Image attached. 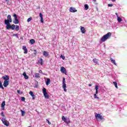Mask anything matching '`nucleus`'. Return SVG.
<instances>
[{
  "mask_svg": "<svg viewBox=\"0 0 127 127\" xmlns=\"http://www.w3.org/2000/svg\"><path fill=\"white\" fill-rule=\"evenodd\" d=\"M94 96L95 99H99V97H98V96H97V93L94 94Z\"/></svg>",
  "mask_w": 127,
  "mask_h": 127,
  "instance_id": "c9c22d12",
  "label": "nucleus"
},
{
  "mask_svg": "<svg viewBox=\"0 0 127 127\" xmlns=\"http://www.w3.org/2000/svg\"><path fill=\"white\" fill-rule=\"evenodd\" d=\"M23 50L24 51V54H27V53L28 52V50H27V48H26V46H23L22 47Z\"/></svg>",
  "mask_w": 127,
  "mask_h": 127,
  "instance_id": "9b49d317",
  "label": "nucleus"
},
{
  "mask_svg": "<svg viewBox=\"0 0 127 127\" xmlns=\"http://www.w3.org/2000/svg\"><path fill=\"white\" fill-rule=\"evenodd\" d=\"M29 95H30V96H31L33 98V100H34V99H35V98H36V96H35V95L33 94V92L32 91H30L29 92Z\"/></svg>",
  "mask_w": 127,
  "mask_h": 127,
  "instance_id": "4468645a",
  "label": "nucleus"
},
{
  "mask_svg": "<svg viewBox=\"0 0 127 127\" xmlns=\"http://www.w3.org/2000/svg\"><path fill=\"white\" fill-rule=\"evenodd\" d=\"M13 36H16V34H14Z\"/></svg>",
  "mask_w": 127,
  "mask_h": 127,
  "instance_id": "09e8293b",
  "label": "nucleus"
},
{
  "mask_svg": "<svg viewBox=\"0 0 127 127\" xmlns=\"http://www.w3.org/2000/svg\"><path fill=\"white\" fill-rule=\"evenodd\" d=\"M80 27H81V28H80L81 32L82 33H85L86 30H85V28H84V27H82V26H81Z\"/></svg>",
  "mask_w": 127,
  "mask_h": 127,
  "instance_id": "f3484780",
  "label": "nucleus"
},
{
  "mask_svg": "<svg viewBox=\"0 0 127 127\" xmlns=\"http://www.w3.org/2000/svg\"><path fill=\"white\" fill-rule=\"evenodd\" d=\"M110 60H111L112 63H113V64H114V65H116V66H117V63H116V61L113 60L112 58H111Z\"/></svg>",
  "mask_w": 127,
  "mask_h": 127,
  "instance_id": "aec40b11",
  "label": "nucleus"
},
{
  "mask_svg": "<svg viewBox=\"0 0 127 127\" xmlns=\"http://www.w3.org/2000/svg\"><path fill=\"white\" fill-rule=\"evenodd\" d=\"M21 39H22V38H21Z\"/></svg>",
  "mask_w": 127,
  "mask_h": 127,
  "instance_id": "8fccbe9b",
  "label": "nucleus"
},
{
  "mask_svg": "<svg viewBox=\"0 0 127 127\" xmlns=\"http://www.w3.org/2000/svg\"><path fill=\"white\" fill-rule=\"evenodd\" d=\"M10 22V21H9L8 20H7V19L5 20V24H6V25L9 24Z\"/></svg>",
  "mask_w": 127,
  "mask_h": 127,
  "instance_id": "cd10ccee",
  "label": "nucleus"
},
{
  "mask_svg": "<svg viewBox=\"0 0 127 127\" xmlns=\"http://www.w3.org/2000/svg\"><path fill=\"white\" fill-rule=\"evenodd\" d=\"M95 117L97 121H102V120H104V118L100 114L95 113Z\"/></svg>",
  "mask_w": 127,
  "mask_h": 127,
  "instance_id": "39448f33",
  "label": "nucleus"
},
{
  "mask_svg": "<svg viewBox=\"0 0 127 127\" xmlns=\"http://www.w3.org/2000/svg\"><path fill=\"white\" fill-rule=\"evenodd\" d=\"M38 64H41V65H43V60L42 59H40L39 61H38Z\"/></svg>",
  "mask_w": 127,
  "mask_h": 127,
  "instance_id": "a211bd4d",
  "label": "nucleus"
},
{
  "mask_svg": "<svg viewBox=\"0 0 127 127\" xmlns=\"http://www.w3.org/2000/svg\"><path fill=\"white\" fill-rule=\"evenodd\" d=\"M23 76H24L25 79H27L29 78L28 76L26 74V73L25 72H23Z\"/></svg>",
  "mask_w": 127,
  "mask_h": 127,
  "instance_id": "412c9836",
  "label": "nucleus"
},
{
  "mask_svg": "<svg viewBox=\"0 0 127 127\" xmlns=\"http://www.w3.org/2000/svg\"><path fill=\"white\" fill-rule=\"evenodd\" d=\"M2 124H4L6 127H9V122L6 120V118H3L1 120Z\"/></svg>",
  "mask_w": 127,
  "mask_h": 127,
  "instance_id": "20e7f679",
  "label": "nucleus"
},
{
  "mask_svg": "<svg viewBox=\"0 0 127 127\" xmlns=\"http://www.w3.org/2000/svg\"><path fill=\"white\" fill-rule=\"evenodd\" d=\"M88 86H89V87H92V84H88Z\"/></svg>",
  "mask_w": 127,
  "mask_h": 127,
  "instance_id": "c03bdc74",
  "label": "nucleus"
},
{
  "mask_svg": "<svg viewBox=\"0 0 127 127\" xmlns=\"http://www.w3.org/2000/svg\"><path fill=\"white\" fill-rule=\"evenodd\" d=\"M92 61L93 63H95V64H98V59H94Z\"/></svg>",
  "mask_w": 127,
  "mask_h": 127,
  "instance_id": "c756f323",
  "label": "nucleus"
},
{
  "mask_svg": "<svg viewBox=\"0 0 127 127\" xmlns=\"http://www.w3.org/2000/svg\"><path fill=\"white\" fill-rule=\"evenodd\" d=\"M17 92L18 94H20V90H18L17 91Z\"/></svg>",
  "mask_w": 127,
  "mask_h": 127,
  "instance_id": "79ce46f5",
  "label": "nucleus"
},
{
  "mask_svg": "<svg viewBox=\"0 0 127 127\" xmlns=\"http://www.w3.org/2000/svg\"><path fill=\"white\" fill-rule=\"evenodd\" d=\"M39 16L41 18V22L42 23H43V22H44V21L43 20V15L42 14V13H40Z\"/></svg>",
  "mask_w": 127,
  "mask_h": 127,
  "instance_id": "ddd939ff",
  "label": "nucleus"
},
{
  "mask_svg": "<svg viewBox=\"0 0 127 127\" xmlns=\"http://www.w3.org/2000/svg\"><path fill=\"white\" fill-rule=\"evenodd\" d=\"M108 6L109 7H112L113 6V4L111 3V4H108Z\"/></svg>",
  "mask_w": 127,
  "mask_h": 127,
  "instance_id": "a19ab883",
  "label": "nucleus"
},
{
  "mask_svg": "<svg viewBox=\"0 0 127 127\" xmlns=\"http://www.w3.org/2000/svg\"><path fill=\"white\" fill-rule=\"evenodd\" d=\"M42 91L45 99H49V95L47 93V91H46V88H43Z\"/></svg>",
  "mask_w": 127,
  "mask_h": 127,
  "instance_id": "423d86ee",
  "label": "nucleus"
},
{
  "mask_svg": "<svg viewBox=\"0 0 127 127\" xmlns=\"http://www.w3.org/2000/svg\"><path fill=\"white\" fill-rule=\"evenodd\" d=\"M69 11H70V12H77V9L73 7H70L69 8Z\"/></svg>",
  "mask_w": 127,
  "mask_h": 127,
  "instance_id": "f8f14e48",
  "label": "nucleus"
},
{
  "mask_svg": "<svg viewBox=\"0 0 127 127\" xmlns=\"http://www.w3.org/2000/svg\"><path fill=\"white\" fill-rule=\"evenodd\" d=\"M61 58H62L63 60H65V56H61Z\"/></svg>",
  "mask_w": 127,
  "mask_h": 127,
  "instance_id": "e433bc0d",
  "label": "nucleus"
},
{
  "mask_svg": "<svg viewBox=\"0 0 127 127\" xmlns=\"http://www.w3.org/2000/svg\"><path fill=\"white\" fill-rule=\"evenodd\" d=\"M37 53V52L36 51V50H34V54H35V55H36Z\"/></svg>",
  "mask_w": 127,
  "mask_h": 127,
  "instance_id": "ea45409f",
  "label": "nucleus"
},
{
  "mask_svg": "<svg viewBox=\"0 0 127 127\" xmlns=\"http://www.w3.org/2000/svg\"><path fill=\"white\" fill-rule=\"evenodd\" d=\"M0 88L1 89H2V90H3L4 89L3 86H2V83H1V81H0Z\"/></svg>",
  "mask_w": 127,
  "mask_h": 127,
  "instance_id": "2f4dec72",
  "label": "nucleus"
},
{
  "mask_svg": "<svg viewBox=\"0 0 127 127\" xmlns=\"http://www.w3.org/2000/svg\"><path fill=\"white\" fill-rule=\"evenodd\" d=\"M39 73H42V70H41V69H40L39 70Z\"/></svg>",
  "mask_w": 127,
  "mask_h": 127,
  "instance_id": "37998d69",
  "label": "nucleus"
},
{
  "mask_svg": "<svg viewBox=\"0 0 127 127\" xmlns=\"http://www.w3.org/2000/svg\"><path fill=\"white\" fill-rule=\"evenodd\" d=\"M5 1L7 2V4L10 5V4H11V2L9 0H5Z\"/></svg>",
  "mask_w": 127,
  "mask_h": 127,
  "instance_id": "7c9ffc66",
  "label": "nucleus"
},
{
  "mask_svg": "<svg viewBox=\"0 0 127 127\" xmlns=\"http://www.w3.org/2000/svg\"><path fill=\"white\" fill-rule=\"evenodd\" d=\"M2 79H3V80H4L3 84L4 87H7V86H8V83L9 81V77H8V75H4L2 77Z\"/></svg>",
  "mask_w": 127,
  "mask_h": 127,
  "instance_id": "7ed1b4c3",
  "label": "nucleus"
},
{
  "mask_svg": "<svg viewBox=\"0 0 127 127\" xmlns=\"http://www.w3.org/2000/svg\"><path fill=\"white\" fill-rule=\"evenodd\" d=\"M46 121L48 122V124H49V125H51V122H49V120H46Z\"/></svg>",
  "mask_w": 127,
  "mask_h": 127,
  "instance_id": "58836bf2",
  "label": "nucleus"
},
{
  "mask_svg": "<svg viewBox=\"0 0 127 127\" xmlns=\"http://www.w3.org/2000/svg\"><path fill=\"white\" fill-rule=\"evenodd\" d=\"M61 71L62 72V73L65 74V75H67V71H66V68H65V67H64V66H62L61 67Z\"/></svg>",
  "mask_w": 127,
  "mask_h": 127,
  "instance_id": "9d476101",
  "label": "nucleus"
},
{
  "mask_svg": "<svg viewBox=\"0 0 127 127\" xmlns=\"http://www.w3.org/2000/svg\"><path fill=\"white\" fill-rule=\"evenodd\" d=\"M50 78H47V81L46 82V84L47 86H48V85H49V84H50Z\"/></svg>",
  "mask_w": 127,
  "mask_h": 127,
  "instance_id": "6ab92c4d",
  "label": "nucleus"
},
{
  "mask_svg": "<svg viewBox=\"0 0 127 127\" xmlns=\"http://www.w3.org/2000/svg\"><path fill=\"white\" fill-rule=\"evenodd\" d=\"M95 89L96 90V94H98V90H99V86L96 85Z\"/></svg>",
  "mask_w": 127,
  "mask_h": 127,
  "instance_id": "a878e982",
  "label": "nucleus"
},
{
  "mask_svg": "<svg viewBox=\"0 0 127 127\" xmlns=\"http://www.w3.org/2000/svg\"><path fill=\"white\" fill-rule=\"evenodd\" d=\"M43 56H45V57H47V56H49V54L48 52L46 51H44L43 53Z\"/></svg>",
  "mask_w": 127,
  "mask_h": 127,
  "instance_id": "dca6fc26",
  "label": "nucleus"
},
{
  "mask_svg": "<svg viewBox=\"0 0 127 127\" xmlns=\"http://www.w3.org/2000/svg\"><path fill=\"white\" fill-rule=\"evenodd\" d=\"M30 43H31V44H34V43H35V40H34V39H31L30 40Z\"/></svg>",
  "mask_w": 127,
  "mask_h": 127,
  "instance_id": "c85d7f7f",
  "label": "nucleus"
},
{
  "mask_svg": "<svg viewBox=\"0 0 127 127\" xmlns=\"http://www.w3.org/2000/svg\"><path fill=\"white\" fill-rule=\"evenodd\" d=\"M112 0V1H113V2L116 1V0Z\"/></svg>",
  "mask_w": 127,
  "mask_h": 127,
  "instance_id": "49530a36",
  "label": "nucleus"
},
{
  "mask_svg": "<svg viewBox=\"0 0 127 127\" xmlns=\"http://www.w3.org/2000/svg\"><path fill=\"white\" fill-rule=\"evenodd\" d=\"M84 9L85 10H88L89 9V5L87 4L84 5Z\"/></svg>",
  "mask_w": 127,
  "mask_h": 127,
  "instance_id": "5701e85b",
  "label": "nucleus"
},
{
  "mask_svg": "<svg viewBox=\"0 0 127 127\" xmlns=\"http://www.w3.org/2000/svg\"><path fill=\"white\" fill-rule=\"evenodd\" d=\"M63 88H64V92H67V90L66 89L67 86H66V83H65V77H63Z\"/></svg>",
  "mask_w": 127,
  "mask_h": 127,
  "instance_id": "0eeeda50",
  "label": "nucleus"
},
{
  "mask_svg": "<svg viewBox=\"0 0 127 127\" xmlns=\"http://www.w3.org/2000/svg\"><path fill=\"white\" fill-rule=\"evenodd\" d=\"M21 39H22V38H21Z\"/></svg>",
  "mask_w": 127,
  "mask_h": 127,
  "instance_id": "3c124183",
  "label": "nucleus"
},
{
  "mask_svg": "<svg viewBox=\"0 0 127 127\" xmlns=\"http://www.w3.org/2000/svg\"><path fill=\"white\" fill-rule=\"evenodd\" d=\"M21 115L22 116H24V115H25V112H24V111L21 110Z\"/></svg>",
  "mask_w": 127,
  "mask_h": 127,
  "instance_id": "72a5a7b5",
  "label": "nucleus"
},
{
  "mask_svg": "<svg viewBox=\"0 0 127 127\" xmlns=\"http://www.w3.org/2000/svg\"><path fill=\"white\" fill-rule=\"evenodd\" d=\"M1 115L2 116V117H3V118H5V116L4 115V114H3V112H1Z\"/></svg>",
  "mask_w": 127,
  "mask_h": 127,
  "instance_id": "4c0bfd02",
  "label": "nucleus"
},
{
  "mask_svg": "<svg viewBox=\"0 0 127 127\" xmlns=\"http://www.w3.org/2000/svg\"><path fill=\"white\" fill-rule=\"evenodd\" d=\"M113 83L114 86H115V88H116V89H118L119 87H118V83H117L116 81H114Z\"/></svg>",
  "mask_w": 127,
  "mask_h": 127,
  "instance_id": "393cba45",
  "label": "nucleus"
},
{
  "mask_svg": "<svg viewBox=\"0 0 127 127\" xmlns=\"http://www.w3.org/2000/svg\"><path fill=\"white\" fill-rule=\"evenodd\" d=\"M93 1H94V2H96V0H93Z\"/></svg>",
  "mask_w": 127,
  "mask_h": 127,
  "instance_id": "de8ad7c7",
  "label": "nucleus"
},
{
  "mask_svg": "<svg viewBox=\"0 0 127 127\" xmlns=\"http://www.w3.org/2000/svg\"><path fill=\"white\" fill-rule=\"evenodd\" d=\"M35 78H40V74L38 73H36L35 74Z\"/></svg>",
  "mask_w": 127,
  "mask_h": 127,
  "instance_id": "b1692460",
  "label": "nucleus"
},
{
  "mask_svg": "<svg viewBox=\"0 0 127 127\" xmlns=\"http://www.w3.org/2000/svg\"><path fill=\"white\" fill-rule=\"evenodd\" d=\"M32 20V17H30L27 19V22H30V21H31Z\"/></svg>",
  "mask_w": 127,
  "mask_h": 127,
  "instance_id": "473e14b6",
  "label": "nucleus"
},
{
  "mask_svg": "<svg viewBox=\"0 0 127 127\" xmlns=\"http://www.w3.org/2000/svg\"><path fill=\"white\" fill-rule=\"evenodd\" d=\"M62 120L64 121L66 124H70V123H71V121H70V120L66 119L64 116H62Z\"/></svg>",
  "mask_w": 127,
  "mask_h": 127,
  "instance_id": "1a4fd4ad",
  "label": "nucleus"
},
{
  "mask_svg": "<svg viewBox=\"0 0 127 127\" xmlns=\"http://www.w3.org/2000/svg\"><path fill=\"white\" fill-rule=\"evenodd\" d=\"M21 100L22 102H24V101H25V97H22L21 98Z\"/></svg>",
  "mask_w": 127,
  "mask_h": 127,
  "instance_id": "f704fd0d",
  "label": "nucleus"
},
{
  "mask_svg": "<svg viewBox=\"0 0 127 127\" xmlns=\"http://www.w3.org/2000/svg\"><path fill=\"white\" fill-rule=\"evenodd\" d=\"M111 37H112V33L108 32L106 34L102 36V38L100 39V40L102 42H105L106 40H107V39H110Z\"/></svg>",
  "mask_w": 127,
  "mask_h": 127,
  "instance_id": "f03ea898",
  "label": "nucleus"
},
{
  "mask_svg": "<svg viewBox=\"0 0 127 127\" xmlns=\"http://www.w3.org/2000/svg\"><path fill=\"white\" fill-rule=\"evenodd\" d=\"M7 20H8L9 21H10V22H12V20L11 19V16L10 15H8L7 16Z\"/></svg>",
  "mask_w": 127,
  "mask_h": 127,
  "instance_id": "2eb2a0df",
  "label": "nucleus"
},
{
  "mask_svg": "<svg viewBox=\"0 0 127 127\" xmlns=\"http://www.w3.org/2000/svg\"><path fill=\"white\" fill-rule=\"evenodd\" d=\"M4 106H5V101H3L1 105V107L2 108V110H3Z\"/></svg>",
  "mask_w": 127,
  "mask_h": 127,
  "instance_id": "4be33fe9",
  "label": "nucleus"
},
{
  "mask_svg": "<svg viewBox=\"0 0 127 127\" xmlns=\"http://www.w3.org/2000/svg\"><path fill=\"white\" fill-rule=\"evenodd\" d=\"M13 16L14 17L15 19L14 23L15 24H18V23H19V21L18 20V19H17V15H16V14H14Z\"/></svg>",
  "mask_w": 127,
  "mask_h": 127,
  "instance_id": "6e6552de",
  "label": "nucleus"
},
{
  "mask_svg": "<svg viewBox=\"0 0 127 127\" xmlns=\"http://www.w3.org/2000/svg\"><path fill=\"white\" fill-rule=\"evenodd\" d=\"M7 29H11L12 30H14L15 29L16 31H18L19 30V26L12 24V25L10 24L6 25Z\"/></svg>",
  "mask_w": 127,
  "mask_h": 127,
  "instance_id": "f257e3e1",
  "label": "nucleus"
},
{
  "mask_svg": "<svg viewBox=\"0 0 127 127\" xmlns=\"http://www.w3.org/2000/svg\"><path fill=\"white\" fill-rule=\"evenodd\" d=\"M115 14L117 15V18H118V16H119V15H118V13H116Z\"/></svg>",
  "mask_w": 127,
  "mask_h": 127,
  "instance_id": "a18cd8bd",
  "label": "nucleus"
},
{
  "mask_svg": "<svg viewBox=\"0 0 127 127\" xmlns=\"http://www.w3.org/2000/svg\"><path fill=\"white\" fill-rule=\"evenodd\" d=\"M117 20L119 22H121V21H123V19H122V18L119 16H118L117 17Z\"/></svg>",
  "mask_w": 127,
  "mask_h": 127,
  "instance_id": "bb28decb",
  "label": "nucleus"
}]
</instances>
